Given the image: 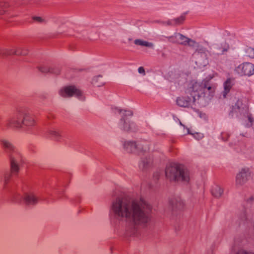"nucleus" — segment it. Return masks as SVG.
<instances>
[{"mask_svg":"<svg viewBox=\"0 0 254 254\" xmlns=\"http://www.w3.org/2000/svg\"><path fill=\"white\" fill-rule=\"evenodd\" d=\"M235 71L241 75H252L254 74V64L248 62L243 63L235 68Z\"/></svg>","mask_w":254,"mask_h":254,"instance_id":"10","label":"nucleus"},{"mask_svg":"<svg viewBox=\"0 0 254 254\" xmlns=\"http://www.w3.org/2000/svg\"><path fill=\"white\" fill-rule=\"evenodd\" d=\"M176 37L177 33H175V34L173 36L167 37V38L168 39V41L169 42L173 43H177V39Z\"/></svg>","mask_w":254,"mask_h":254,"instance_id":"25","label":"nucleus"},{"mask_svg":"<svg viewBox=\"0 0 254 254\" xmlns=\"http://www.w3.org/2000/svg\"><path fill=\"white\" fill-rule=\"evenodd\" d=\"M195 101H193V98L189 97H179L177 100V104L180 107H187L191 105L192 103Z\"/></svg>","mask_w":254,"mask_h":254,"instance_id":"14","label":"nucleus"},{"mask_svg":"<svg viewBox=\"0 0 254 254\" xmlns=\"http://www.w3.org/2000/svg\"><path fill=\"white\" fill-rule=\"evenodd\" d=\"M134 43L137 45L145 46L150 48L153 47V44L145 41L137 39L134 41Z\"/></svg>","mask_w":254,"mask_h":254,"instance_id":"21","label":"nucleus"},{"mask_svg":"<svg viewBox=\"0 0 254 254\" xmlns=\"http://www.w3.org/2000/svg\"><path fill=\"white\" fill-rule=\"evenodd\" d=\"M248 119L250 122L252 123L253 121V118L252 117L251 115L249 116Z\"/></svg>","mask_w":254,"mask_h":254,"instance_id":"35","label":"nucleus"},{"mask_svg":"<svg viewBox=\"0 0 254 254\" xmlns=\"http://www.w3.org/2000/svg\"><path fill=\"white\" fill-rule=\"evenodd\" d=\"M246 53L248 57L254 59V48L251 47L247 48Z\"/></svg>","mask_w":254,"mask_h":254,"instance_id":"24","label":"nucleus"},{"mask_svg":"<svg viewBox=\"0 0 254 254\" xmlns=\"http://www.w3.org/2000/svg\"><path fill=\"white\" fill-rule=\"evenodd\" d=\"M175 207V208H177L178 207V206H175V207Z\"/></svg>","mask_w":254,"mask_h":254,"instance_id":"39","label":"nucleus"},{"mask_svg":"<svg viewBox=\"0 0 254 254\" xmlns=\"http://www.w3.org/2000/svg\"><path fill=\"white\" fill-rule=\"evenodd\" d=\"M39 70L43 73L50 72L54 74H58L59 73L60 71L59 69H54L53 67H49L46 65H41L38 67Z\"/></svg>","mask_w":254,"mask_h":254,"instance_id":"16","label":"nucleus"},{"mask_svg":"<svg viewBox=\"0 0 254 254\" xmlns=\"http://www.w3.org/2000/svg\"><path fill=\"white\" fill-rule=\"evenodd\" d=\"M185 20V15H182L180 17L174 19L173 20H171L168 21V24L170 25H179L182 23L184 20Z\"/></svg>","mask_w":254,"mask_h":254,"instance_id":"20","label":"nucleus"},{"mask_svg":"<svg viewBox=\"0 0 254 254\" xmlns=\"http://www.w3.org/2000/svg\"><path fill=\"white\" fill-rule=\"evenodd\" d=\"M250 178V172L248 168H244L237 175L236 183L237 185H244Z\"/></svg>","mask_w":254,"mask_h":254,"instance_id":"12","label":"nucleus"},{"mask_svg":"<svg viewBox=\"0 0 254 254\" xmlns=\"http://www.w3.org/2000/svg\"><path fill=\"white\" fill-rule=\"evenodd\" d=\"M138 71L139 73L145 74V70L143 67H139L138 69Z\"/></svg>","mask_w":254,"mask_h":254,"instance_id":"33","label":"nucleus"},{"mask_svg":"<svg viewBox=\"0 0 254 254\" xmlns=\"http://www.w3.org/2000/svg\"><path fill=\"white\" fill-rule=\"evenodd\" d=\"M59 94L63 97H69L72 96L77 97L80 100H83L82 92L74 86H66L59 91Z\"/></svg>","mask_w":254,"mask_h":254,"instance_id":"9","label":"nucleus"},{"mask_svg":"<svg viewBox=\"0 0 254 254\" xmlns=\"http://www.w3.org/2000/svg\"><path fill=\"white\" fill-rule=\"evenodd\" d=\"M211 193L215 197H220L223 193V190L220 186L216 185L213 187Z\"/></svg>","mask_w":254,"mask_h":254,"instance_id":"17","label":"nucleus"},{"mask_svg":"<svg viewBox=\"0 0 254 254\" xmlns=\"http://www.w3.org/2000/svg\"><path fill=\"white\" fill-rule=\"evenodd\" d=\"M242 105V102L240 100H238L235 104V106L237 107L238 109L241 108V106Z\"/></svg>","mask_w":254,"mask_h":254,"instance_id":"31","label":"nucleus"},{"mask_svg":"<svg viewBox=\"0 0 254 254\" xmlns=\"http://www.w3.org/2000/svg\"><path fill=\"white\" fill-rule=\"evenodd\" d=\"M152 207L143 198L131 201L125 198H117L112 204L111 219L113 223L126 218L129 225L127 234L129 236L138 237L140 228L147 227L151 219Z\"/></svg>","mask_w":254,"mask_h":254,"instance_id":"1","label":"nucleus"},{"mask_svg":"<svg viewBox=\"0 0 254 254\" xmlns=\"http://www.w3.org/2000/svg\"><path fill=\"white\" fill-rule=\"evenodd\" d=\"M254 200V196H251L249 198L247 199V201L248 202H251V201Z\"/></svg>","mask_w":254,"mask_h":254,"instance_id":"34","label":"nucleus"},{"mask_svg":"<svg viewBox=\"0 0 254 254\" xmlns=\"http://www.w3.org/2000/svg\"><path fill=\"white\" fill-rule=\"evenodd\" d=\"M21 52V56H26L28 53V50L26 48L22 47V51Z\"/></svg>","mask_w":254,"mask_h":254,"instance_id":"29","label":"nucleus"},{"mask_svg":"<svg viewBox=\"0 0 254 254\" xmlns=\"http://www.w3.org/2000/svg\"><path fill=\"white\" fill-rule=\"evenodd\" d=\"M22 128L29 133L33 132V129L37 125L35 118L27 112L26 109L22 115Z\"/></svg>","mask_w":254,"mask_h":254,"instance_id":"8","label":"nucleus"},{"mask_svg":"<svg viewBox=\"0 0 254 254\" xmlns=\"http://www.w3.org/2000/svg\"><path fill=\"white\" fill-rule=\"evenodd\" d=\"M18 173H19V172L17 174H14L12 173L11 170H10V173H5L4 174V179H3L4 186V187H6V185L10 181L12 175L17 176Z\"/></svg>","mask_w":254,"mask_h":254,"instance_id":"22","label":"nucleus"},{"mask_svg":"<svg viewBox=\"0 0 254 254\" xmlns=\"http://www.w3.org/2000/svg\"><path fill=\"white\" fill-rule=\"evenodd\" d=\"M216 87L215 84H210L208 80H204L202 82L192 80L189 84L188 90L193 101H196L202 96L212 97Z\"/></svg>","mask_w":254,"mask_h":254,"instance_id":"2","label":"nucleus"},{"mask_svg":"<svg viewBox=\"0 0 254 254\" xmlns=\"http://www.w3.org/2000/svg\"><path fill=\"white\" fill-rule=\"evenodd\" d=\"M197 43L193 40L188 38V40L187 41V45L190 47H195Z\"/></svg>","mask_w":254,"mask_h":254,"instance_id":"26","label":"nucleus"},{"mask_svg":"<svg viewBox=\"0 0 254 254\" xmlns=\"http://www.w3.org/2000/svg\"><path fill=\"white\" fill-rule=\"evenodd\" d=\"M233 85L232 80L230 78L228 79L224 84V91L223 96L225 97L228 93L229 92Z\"/></svg>","mask_w":254,"mask_h":254,"instance_id":"18","label":"nucleus"},{"mask_svg":"<svg viewBox=\"0 0 254 254\" xmlns=\"http://www.w3.org/2000/svg\"><path fill=\"white\" fill-rule=\"evenodd\" d=\"M33 19L35 21L40 23L44 21L43 19L40 17H34Z\"/></svg>","mask_w":254,"mask_h":254,"instance_id":"32","label":"nucleus"},{"mask_svg":"<svg viewBox=\"0 0 254 254\" xmlns=\"http://www.w3.org/2000/svg\"><path fill=\"white\" fill-rule=\"evenodd\" d=\"M221 137L222 139L226 141L228 139L229 137V135L226 132H223L221 134Z\"/></svg>","mask_w":254,"mask_h":254,"instance_id":"30","label":"nucleus"},{"mask_svg":"<svg viewBox=\"0 0 254 254\" xmlns=\"http://www.w3.org/2000/svg\"><path fill=\"white\" fill-rule=\"evenodd\" d=\"M0 145L8 153L12 173L17 174L19 172L20 165L24 161L22 154L10 141L6 139H0Z\"/></svg>","mask_w":254,"mask_h":254,"instance_id":"3","label":"nucleus"},{"mask_svg":"<svg viewBox=\"0 0 254 254\" xmlns=\"http://www.w3.org/2000/svg\"><path fill=\"white\" fill-rule=\"evenodd\" d=\"M113 111L115 114L118 113L121 115L122 118L119 123V126L121 128L127 131L133 130L134 124L131 123L129 121V118L132 116L131 111L123 110L117 107L113 108Z\"/></svg>","mask_w":254,"mask_h":254,"instance_id":"5","label":"nucleus"},{"mask_svg":"<svg viewBox=\"0 0 254 254\" xmlns=\"http://www.w3.org/2000/svg\"><path fill=\"white\" fill-rule=\"evenodd\" d=\"M102 79V76H98L96 77H95L92 80V83L97 86H101L103 84V82H100V83H98V81H100Z\"/></svg>","mask_w":254,"mask_h":254,"instance_id":"23","label":"nucleus"},{"mask_svg":"<svg viewBox=\"0 0 254 254\" xmlns=\"http://www.w3.org/2000/svg\"><path fill=\"white\" fill-rule=\"evenodd\" d=\"M236 254H254V252H248L244 250L239 251Z\"/></svg>","mask_w":254,"mask_h":254,"instance_id":"28","label":"nucleus"},{"mask_svg":"<svg viewBox=\"0 0 254 254\" xmlns=\"http://www.w3.org/2000/svg\"><path fill=\"white\" fill-rule=\"evenodd\" d=\"M22 51V47H18L13 48L10 49L0 50V56H7V55H17L21 56Z\"/></svg>","mask_w":254,"mask_h":254,"instance_id":"13","label":"nucleus"},{"mask_svg":"<svg viewBox=\"0 0 254 254\" xmlns=\"http://www.w3.org/2000/svg\"><path fill=\"white\" fill-rule=\"evenodd\" d=\"M124 148L128 153H137L139 151H146V148H143L142 144L138 143L136 144L132 141H125L123 144Z\"/></svg>","mask_w":254,"mask_h":254,"instance_id":"11","label":"nucleus"},{"mask_svg":"<svg viewBox=\"0 0 254 254\" xmlns=\"http://www.w3.org/2000/svg\"><path fill=\"white\" fill-rule=\"evenodd\" d=\"M11 199L15 202H20L23 200L27 205H35L39 200V197L33 191L25 192L22 194L16 192L12 195Z\"/></svg>","mask_w":254,"mask_h":254,"instance_id":"6","label":"nucleus"},{"mask_svg":"<svg viewBox=\"0 0 254 254\" xmlns=\"http://www.w3.org/2000/svg\"><path fill=\"white\" fill-rule=\"evenodd\" d=\"M196 135H197L198 136H199V137H200V138H201L202 137V134H200L197 133Z\"/></svg>","mask_w":254,"mask_h":254,"instance_id":"37","label":"nucleus"},{"mask_svg":"<svg viewBox=\"0 0 254 254\" xmlns=\"http://www.w3.org/2000/svg\"><path fill=\"white\" fill-rule=\"evenodd\" d=\"M196 55H197V56H199V54L198 53H197Z\"/></svg>","mask_w":254,"mask_h":254,"instance_id":"40","label":"nucleus"},{"mask_svg":"<svg viewBox=\"0 0 254 254\" xmlns=\"http://www.w3.org/2000/svg\"><path fill=\"white\" fill-rule=\"evenodd\" d=\"M228 49V46H227V47L226 48L224 49L222 51L223 52H226V51H227Z\"/></svg>","mask_w":254,"mask_h":254,"instance_id":"36","label":"nucleus"},{"mask_svg":"<svg viewBox=\"0 0 254 254\" xmlns=\"http://www.w3.org/2000/svg\"><path fill=\"white\" fill-rule=\"evenodd\" d=\"M48 135L49 137L55 139H59L61 136L60 130L58 128H51L48 131Z\"/></svg>","mask_w":254,"mask_h":254,"instance_id":"15","label":"nucleus"},{"mask_svg":"<svg viewBox=\"0 0 254 254\" xmlns=\"http://www.w3.org/2000/svg\"><path fill=\"white\" fill-rule=\"evenodd\" d=\"M165 174L166 177L171 180L185 182H188L190 180L188 170L183 165L176 163H171L167 166Z\"/></svg>","mask_w":254,"mask_h":254,"instance_id":"4","label":"nucleus"},{"mask_svg":"<svg viewBox=\"0 0 254 254\" xmlns=\"http://www.w3.org/2000/svg\"><path fill=\"white\" fill-rule=\"evenodd\" d=\"M177 44L183 45H187V41L188 40V38L184 36L183 35L177 33Z\"/></svg>","mask_w":254,"mask_h":254,"instance_id":"19","label":"nucleus"},{"mask_svg":"<svg viewBox=\"0 0 254 254\" xmlns=\"http://www.w3.org/2000/svg\"><path fill=\"white\" fill-rule=\"evenodd\" d=\"M24 110H25V107H17L15 111L14 115L6 120L5 122L6 127L16 129L22 128V115Z\"/></svg>","mask_w":254,"mask_h":254,"instance_id":"7","label":"nucleus"},{"mask_svg":"<svg viewBox=\"0 0 254 254\" xmlns=\"http://www.w3.org/2000/svg\"><path fill=\"white\" fill-rule=\"evenodd\" d=\"M48 117V118L49 119H51V117H50L49 115V116H48V117Z\"/></svg>","mask_w":254,"mask_h":254,"instance_id":"38","label":"nucleus"},{"mask_svg":"<svg viewBox=\"0 0 254 254\" xmlns=\"http://www.w3.org/2000/svg\"><path fill=\"white\" fill-rule=\"evenodd\" d=\"M5 4V3L0 2V15L3 14L4 13L5 10L3 8V6Z\"/></svg>","mask_w":254,"mask_h":254,"instance_id":"27","label":"nucleus"}]
</instances>
